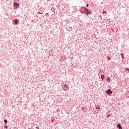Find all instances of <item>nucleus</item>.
<instances>
[{"label": "nucleus", "mask_w": 129, "mask_h": 129, "mask_svg": "<svg viewBox=\"0 0 129 129\" xmlns=\"http://www.w3.org/2000/svg\"><path fill=\"white\" fill-rule=\"evenodd\" d=\"M85 13L86 14H87V16H88V15H90V14H91V12L90 11H89V10L86 8H85Z\"/></svg>", "instance_id": "1"}, {"label": "nucleus", "mask_w": 129, "mask_h": 129, "mask_svg": "<svg viewBox=\"0 0 129 129\" xmlns=\"http://www.w3.org/2000/svg\"><path fill=\"white\" fill-rule=\"evenodd\" d=\"M106 93L108 94H111L112 93V92L110 90H108V91L106 92Z\"/></svg>", "instance_id": "2"}, {"label": "nucleus", "mask_w": 129, "mask_h": 129, "mask_svg": "<svg viewBox=\"0 0 129 129\" xmlns=\"http://www.w3.org/2000/svg\"><path fill=\"white\" fill-rule=\"evenodd\" d=\"M117 126H118L119 129H122V127H121V125H120V124H118L117 125Z\"/></svg>", "instance_id": "3"}, {"label": "nucleus", "mask_w": 129, "mask_h": 129, "mask_svg": "<svg viewBox=\"0 0 129 129\" xmlns=\"http://www.w3.org/2000/svg\"><path fill=\"white\" fill-rule=\"evenodd\" d=\"M14 7H19V5H18V3L15 2L14 3Z\"/></svg>", "instance_id": "4"}, {"label": "nucleus", "mask_w": 129, "mask_h": 129, "mask_svg": "<svg viewBox=\"0 0 129 129\" xmlns=\"http://www.w3.org/2000/svg\"><path fill=\"white\" fill-rule=\"evenodd\" d=\"M15 25H17L19 23V20L15 19Z\"/></svg>", "instance_id": "5"}, {"label": "nucleus", "mask_w": 129, "mask_h": 129, "mask_svg": "<svg viewBox=\"0 0 129 129\" xmlns=\"http://www.w3.org/2000/svg\"><path fill=\"white\" fill-rule=\"evenodd\" d=\"M96 108V109H99V110H100V107L99 105H97Z\"/></svg>", "instance_id": "6"}, {"label": "nucleus", "mask_w": 129, "mask_h": 129, "mask_svg": "<svg viewBox=\"0 0 129 129\" xmlns=\"http://www.w3.org/2000/svg\"><path fill=\"white\" fill-rule=\"evenodd\" d=\"M107 81L108 82H110V79H109V77L107 78Z\"/></svg>", "instance_id": "7"}, {"label": "nucleus", "mask_w": 129, "mask_h": 129, "mask_svg": "<svg viewBox=\"0 0 129 129\" xmlns=\"http://www.w3.org/2000/svg\"><path fill=\"white\" fill-rule=\"evenodd\" d=\"M101 78H102V80H103V78H104V76L101 75Z\"/></svg>", "instance_id": "8"}, {"label": "nucleus", "mask_w": 129, "mask_h": 129, "mask_svg": "<svg viewBox=\"0 0 129 129\" xmlns=\"http://www.w3.org/2000/svg\"><path fill=\"white\" fill-rule=\"evenodd\" d=\"M4 122H5V123H7L8 122V120L7 119H5Z\"/></svg>", "instance_id": "9"}, {"label": "nucleus", "mask_w": 129, "mask_h": 129, "mask_svg": "<svg viewBox=\"0 0 129 129\" xmlns=\"http://www.w3.org/2000/svg\"><path fill=\"white\" fill-rule=\"evenodd\" d=\"M5 128H8V126H5Z\"/></svg>", "instance_id": "10"}, {"label": "nucleus", "mask_w": 129, "mask_h": 129, "mask_svg": "<svg viewBox=\"0 0 129 129\" xmlns=\"http://www.w3.org/2000/svg\"><path fill=\"white\" fill-rule=\"evenodd\" d=\"M126 70H127L128 71H129V69H126Z\"/></svg>", "instance_id": "11"}, {"label": "nucleus", "mask_w": 129, "mask_h": 129, "mask_svg": "<svg viewBox=\"0 0 129 129\" xmlns=\"http://www.w3.org/2000/svg\"><path fill=\"white\" fill-rule=\"evenodd\" d=\"M107 117H109V115H107Z\"/></svg>", "instance_id": "12"}, {"label": "nucleus", "mask_w": 129, "mask_h": 129, "mask_svg": "<svg viewBox=\"0 0 129 129\" xmlns=\"http://www.w3.org/2000/svg\"><path fill=\"white\" fill-rule=\"evenodd\" d=\"M86 7H88V5H86Z\"/></svg>", "instance_id": "13"}, {"label": "nucleus", "mask_w": 129, "mask_h": 129, "mask_svg": "<svg viewBox=\"0 0 129 129\" xmlns=\"http://www.w3.org/2000/svg\"><path fill=\"white\" fill-rule=\"evenodd\" d=\"M36 128L38 129V127H36Z\"/></svg>", "instance_id": "14"}, {"label": "nucleus", "mask_w": 129, "mask_h": 129, "mask_svg": "<svg viewBox=\"0 0 129 129\" xmlns=\"http://www.w3.org/2000/svg\"><path fill=\"white\" fill-rule=\"evenodd\" d=\"M65 87H67V85H65Z\"/></svg>", "instance_id": "15"}, {"label": "nucleus", "mask_w": 129, "mask_h": 129, "mask_svg": "<svg viewBox=\"0 0 129 129\" xmlns=\"http://www.w3.org/2000/svg\"><path fill=\"white\" fill-rule=\"evenodd\" d=\"M47 1H49V0H47Z\"/></svg>", "instance_id": "16"}]
</instances>
